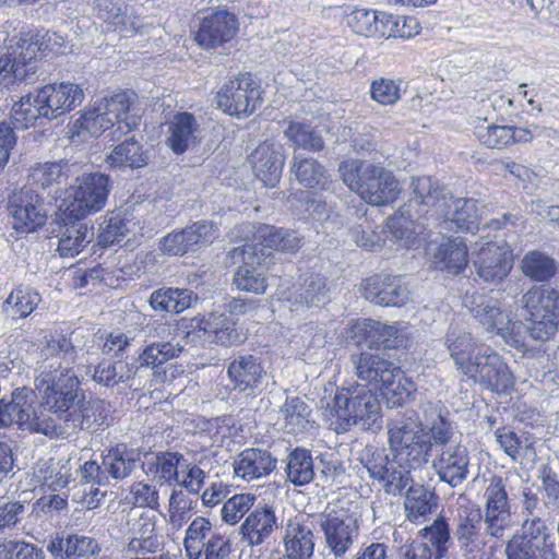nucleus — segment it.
<instances>
[{"label": "nucleus", "mask_w": 559, "mask_h": 559, "mask_svg": "<svg viewBox=\"0 0 559 559\" xmlns=\"http://www.w3.org/2000/svg\"><path fill=\"white\" fill-rule=\"evenodd\" d=\"M324 415L335 425L337 433L346 432L360 424L366 429L380 428L381 404L378 395L365 384L348 383L337 388L333 397L321 400Z\"/></svg>", "instance_id": "obj_1"}, {"label": "nucleus", "mask_w": 559, "mask_h": 559, "mask_svg": "<svg viewBox=\"0 0 559 559\" xmlns=\"http://www.w3.org/2000/svg\"><path fill=\"white\" fill-rule=\"evenodd\" d=\"M412 198L399 212L389 218L388 227L396 241L407 249L417 243L423 233L424 217H431V205H445L447 194L438 190L431 177L414 178L412 181Z\"/></svg>", "instance_id": "obj_2"}, {"label": "nucleus", "mask_w": 559, "mask_h": 559, "mask_svg": "<svg viewBox=\"0 0 559 559\" xmlns=\"http://www.w3.org/2000/svg\"><path fill=\"white\" fill-rule=\"evenodd\" d=\"M138 96L132 91H120L97 100L92 109L84 111L78 120L80 127L93 136L116 127L111 139L119 141L122 135L138 128L141 117L135 110Z\"/></svg>", "instance_id": "obj_3"}, {"label": "nucleus", "mask_w": 559, "mask_h": 559, "mask_svg": "<svg viewBox=\"0 0 559 559\" xmlns=\"http://www.w3.org/2000/svg\"><path fill=\"white\" fill-rule=\"evenodd\" d=\"M62 45V37L46 29H29L21 33L11 51L0 57V76L31 84L39 74V57L53 52Z\"/></svg>", "instance_id": "obj_4"}, {"label": "nucleus", "mask_w": 559, "mask_h": 559, "mask_svg": "<svg viewBox=\"0 0 559 559\" xmlns=\"http://www.w3.org/2000/svg\"><path fill=\"white\" fill-rule=\"evenodd\" d=\"M338 173L343 182L371 205L394 202L401 191L394 175L381 166L359 160L341 163Z\"/></svg>", "instance_id": "obj_5"}, {"label": "nucleus", "mask_w": 559, "mask_h": 559, "mask_svg": "<svg viewBox=\"0 0 559 559\" xmlns=\"http://www.w3.org/2000/svg\"><path fill=\"white\" fill-rule=\"evenodd\" d=\"M41 399L43 412L51 414L63 433L62 423L74 414V407L84 401V391L73 370H41L35 379Z\"/></svg>", "instance_id": "obj_6"}, {"label": "nucleus", "mask_w": 559, "mask_h": 559, "mask_svg": "<svg viewBox=\"0 0 559 559\" xmlns=\"http://www.w3.org/2000/svg\"><path fill=\"white\" fill-rule=\"evenodd\" d=\"M36 394L26 386L15 389L11 400H0V427L17 425L21 429L43 433L50 438L61 432L55 419L46 417L44 412L39 415L35 411Z\"/></svg>", "instance_id": "obj_7"}, {"label": "nucleus", "mask_w": 559, "mask_h": 559, "mask_svg": "<svg viewBox=\"0 0 559 559\" xmlns=\"http://www.w3.org/2000/svg\"><path fill=\"white\" fill-rule=\"evenodd\" d=\"M109 191L110 179L107 175L102 173L83 174L66 190L58 209L66 215L84 219L105 206Z\"/></svg>", "instance_id": "obj_8"}, {"label": "nucleus", "mask_w": 559, "mask_h": 559, "mask_svg": "<svg viewBox=\"0 0 559 559\" xmlns=\"http://www.w3.org/2000/svg\"><path fill=\"white\" fill-rule=\"evenodd\" d=\"M360 463L372 481L389 496L400 497L412 485V466L394 455L390 457L385 449L366 447L360 454Z\"/></svg>", "instance_id": "obj_9"}, {"label": "nucleus", "mask_w": 559, "mask_h": 559, "mask_svg": "<svg viewBox=\"0 0 559 559\" xmlns=\"http://www.w3.org/2000/svg\"><path fill=\"white\" fill-rule=\"evenodd\" d=\"M521 302L530 314L531 337L549 340L558 330L559 292L546 285L534 286L522 296Z\"/></svg>", "instance_id": "obj_10"}, {"label": "nucleus", "mask_w": 559, "mask_h": 559, "mask_svg": "<svg viewBox=\"0 0 559 559\" xmlns=\"http://www.w3.org/2000/svg\"><path fill=\"white\" fill-rule=\"evenodd\" d=\"M324 549L335 559H346L359 536V522L356 513L347 508H333L319 518Z\"/></svg>", "instance_id": "obj_11"}, {"label": "nucleus", "mask_w": 559, "mask_h": 559, "mask_svg": "<svg viewBox=\"0 0 559 559\" xmlns=\"http://www.w3.org/2000/svg\"><path fill=\"white\" fill-rule=\"evenodd\" d=\"M464 374L496 393H508L514 385L513 374L502 356L488 347L477 352Z\"/></svg>", "instance_id": "obj_12"}, {"label": "nucleus", "mask_w": 559, "mask_h": 559, "mask_svg": "<svg viewBox=\"0 0 559 559\" xmlns=\"http://www.w3.org/2000/svg\"><path fill=\"white\" fill-rule=\"evenodd\" d=\"M260 85L250 73L226 82L217 92L218 108L230 116L251 115L261 104Z\"/></svg>", "instance_id": "obj_13"}, {"label": "nucleus", "mask_w": 559, "mask_h": 559, "mask_svg": "<svg viewBox=\"0 0 559 559\" xmlns=\"http://www.w3.org/2000/svg\"><path fill=\"white\" fill-rule=\"evenodd\" d=\"M484 525L490 538L502 539L512 525V506L504 480L493 476L484 492Z\"/></svg>", "instance_id": "obj_14"}, {"label": "nucleus", "mask_w": 559, "mask_h": 559, "mask_svg": "<svg viewBox=\"0 0 559 559\" xmlns=\"http://www.w3.org/2000/svg\"><path fill=\"white\" fill-rule=\"evenodd\" d=\"M347 338L369 348L397 349L407 345L408 338L396 325H389L373 319L352 321L346 329Z\"/></svg>", "instance_id": "obj_15"}, {"label": "nucleus", "mask_w": 559, "mask_h": 559, "mask_svg": "<svg viewBox=\"0 0 559 559\" xmlns=\"http://www.w3.org/2000/svg\"><path fill=\"white\" fill-rule=\"evenodd\" d=\"M50 243L57 239L56 251L62 258H74L90 242L93 234L87 224L81 218L66 215L62 211L56 213V218L49 224Z\"/></svg>", "instance_id": "obj_16"}, {"label": "nucleus", "mask_w": 559, "mask_h": 559, "mask_svg": "<svg viewBox=\"0 0 559 559\" xmlns=\"http://www.w3.org/2000/svg\"><path fill=\"white\" fill-rule=\"evenodd\" d=\"M483 511L478 506L463 507L459 510L453 537L464 556L476 558L487 545V526L483 531Z\"/></svg>", "instance_id": "obj_17"}, {"label": "nucleus", "mask_w": 559, "mask_h": 559, "mask_svg": "<svg viewBox=\"0 0 559 559\" xmlns=\"http://www.w3.org/2000/svg\"><path fill=\"white\" fill-rule=\"evenodd\" d=\"M360 292L368 301L382 307H402L411 292L400 275L374 274L365 278Z\"/></svg>", "instance_id": "obj_18"}, {"label": "nucleus", "mask_w": 559, "mask_h": 559, "mask_svg": "<svg viewBox=\"0 0 559 559\" xmlns=\"http://www.w3.org/2000/svg\"><path fill=\"white\" fill-rule=\"evenodd\" d=\"M129 539L124 547L126 557L155 555L165 548V537L157 531L156 516L142 512L129 522Z\"/></svg>", "instance_id": "obj_19"}, {"label": "nucleus", "mask_w": 559, "mask_h": 559, "mask_svg": "<svg viewBox=\"0 0 559 559\" xmlns=\"http://www.w3.org/2000/svg\"><path fill=\"white\" fill-rule=\"evenodd\" d=\"M438 190L447 194L444 207L440 205H431V217L444 218L454 224L462 231L474 233L478 229L480 213L477 206V200L472 198L454 199L452 192L444 186L435 181Z\"/></svg>", "instance_id": "obj_20"}, {"label": "nucleus", "mask_w": 559, "mask_h": 559, "mask_svg": "<svg viewBox=\"0 0 559 559\" xmlns=\"http://www.w3.org/2000/svg\"><path fill=\"white\" fill-rule=\"evenodd\" d=\"M238 29V19L233 12L215 10L202 17L194 39L203 49H215L230 41Z\"/></svg>", "instance_id": "obj_21"}, {"label": "nucleus", "mask_w": 559, "mask_h": 559, "mask_svg": "<svg viewBox=\"0 0 559 559\" xmlns=\"http://www.w3.org/2000/svg\"><path fill=\"white\" fill-rule=\"evenodd\" d=\"M44 118L52 120L73 110L84 99L83 90L74 83L48 84L35 90Z\"/></svg>", "instance_id": "obj_22"}, {"label": "nucleus", "mask_w": 559, "mask_h": 559, "mask_svg": "<svg viewBox=\"0 0 559 559\" xmlns=\"http://www.w3.org/2000/svg\"><path fill=\"white\" fill-rule=\"evenodd\" d=\"M12 227L19 234H31L44 226V199L35 190L25 188L10 203Z\"/></svg>", "instance_id": "obj_23"}, {"label": "nucleus", "mask_w": 559, "mask_h": 559, "mask_svg": "<svg viewBox=\"0 0 559 559\" xmlns=\"http://www.w3.org/2000/svg\"><path fill=\"white\" fill-rule=\"evenodd\" d=\"M474 266L481 281L499 284L512 269L511 248L506 241L502 245L487 242L478 251L474 260Z\"/></svg>", "instance_id": "obj_24"}, {"label": "nucleus", "mask_w": 559, "mask_h": 559, "mask_svg": "<svg viewBox=\"0 0 559 559\" xmlns=\"http://www.w3.org/2000/svg\"><path fill=\"white\" fill-rule=\"evenodd\" d=\"M277 527V516L272 507L265 504L255 508L239 526L240 543L251 551L261 552Z\"/></svg>", "instance_id": "obj_25"}, {"label": "nucleus", "mask_w": 559, "mask_h": 559, "mask_svg": "<svg viewBox=\"0 0 559 559\" xmlns=\"http://www.w3.org/2000/svg\"><path fill=\"white\" fill-rule=\"evenodd\" d=\"M46 550L53 559H88L98 555L102 548L91 536L58 532L48 539Z\"/></svg>", "instance_id": "obj_26"}, {"label": "nucleus", "mask_w": 559, "mask_h": 559, "mask_svg": "<svg viewBox=\"0 0 559 559\" xmlns=\"http://www.w3.org/2000/svg\"><path fill=\"white\" fill-rule=\"evenodd\" d=\"M469 461L471 457L466 447L459 443L450 444L441 448L432 466L439 479L454 488L467 479Z\"/></svg>", "instance_id": "obj_27"}, {"label": "nucleus", "mask_w": 559, "mask_h": 559, "mask_svg": "<svg viewBox=\"0 0 559 559\" xmlns=\"http://www.w3.org/2000/svg\"><path fill=\"white\" fill-rule=\"evenodd\" d=\"M265 376L261 358L252 354L234 356L227 367V377L233 389L239 393L253 394Z\"/></svg>", "instance_id": "obj_28"}, {"label": "nucleus", "mask_w": 559, "mask_h": 559, "mask_svg": "<svg viewBox=\"0 0 559 559\" xmlns=\"http://www.w3.org/2000/svg\"><path fill=\"white\" fill-rule=\"evenodd\" d=\"M290 171L305 188L319 189L335 194L337 190L343 189L337 181L332 180L331 175L319 160L304 153L294 154Z\"/></svg>", "instance_id": "obj_29"}, {"label": "nucleus", "mask_w": 559, "mask_h": 559, "mask_svg": "<svg viewBox=\"0 0 559 559\" xmlns=\"http://www.w3.org/2000/svg\"><path fill=\"white\" fill-rule=\"evenodd\" d=\"M313 524L304 518L289 519L284 528V558L311 559L314 552Z\"/></svg>", "instance_id": "obj_30"}, {"label": "nucleus", "mask_w": 559, "mask_h": 559, "mask_svg": "<svg viewBox=\"0 0 559 559\" xmlns=\"http://www.w3.org/2000/svg\"><path fill=\"white\" fill-rule=\"evenodd\" d=\"M357 377L366 383L381 390L388 380L400 376V367L388 358L369 352L352 356Z\"/></svg>", "instance_id": "obj_31"}, {"label": "nucleus", "mask_w": 559, "mask_h": 559, "mask_svg": "<svg viewBox=\"0 0 559 559\" xmlns=\"http://www.w3.org/2000/svg\"><path fill=\"white\" fill-rule=\"evenodd\" d=\"M233 467L236 477L249 483L273 473L277 467V459L266 449L247 448L235 457Z\"/></svg>", "instance_id": "obj_32"}, {"label": "nucleus", "mask_w": 559, "mask_h": 559, "mask_svg": "<svg viewBox=\"0 0 559 559\" xmlns=\"http://www.w3.org/2000/svg\"><path fill=\"white\" fill-rule=\"evenodd\" d=\"M246 229L252 234L251 251H255V247L261 246L276 251L295 253L301 247L302 239L295 230L258 223L246 225Z\"/></svg>", "instance_id": "obj_33"}, {"label": "nucleus", "mask_w": 559, "mask_h": 559, "mask_svg": "<svg viewBox=\"0 0 559 559\" xmlns=\"http://www.w3.org/2000/svg\"><path fill=\"white\" fill-rule=\"evenodd\" d=\"M330 289L326 278L320 274H305L300 277L299 285L286 297L292 310L323 307L329 301Z\"/></svg>", "instance_id": "obj_34"}, {"label": "nucleus", "mask_w": 559, "mask_h": 559, "mask_svg": "<svg viewBox=\"0 0 559 559\" xmlns=\"http://www.w3.org/2000/svg\"><path fill=\"white\" fill-rule=\"evenodd\" d=\"M284 162L282 147L274 143L264 142L250 155L253 173L265 187H274L280 181Z\"/></svg>", "instance_id": "obj_35"}, {"label": "nucleus", "mask_w": 559, "mask_h": 559, "mask_svg": "<svg viewBox=\"0 0 559 559\" xmlns=\"http://www.w3.org/2000/svg\"><path fill=\"white\" fill-rule=\"evenodd\" d=\"M43 357L41 370H73L76 361L78 350L71 338L62 333L45 336V344L40 348Z\"/></svg>", "instance_id": "obj_36"}, {"label": "nucleus", "mask_w": 559, "mask_h": 559, "mask_svg": "<svg viewBox=\"0 0 559 559\" xmlns=\"http://www.w3.org/2000/svg\"><path fill=\"white\" fill-rule=\"evenodd\" d=\"M251 249V245L243 246V262L237 267L233 282L241 292L262 295L267 287L265 267L261 265L258 253Z\"/></svg>", "instance_id": "obj_37"}, {"label": "nucleus", "mask_w": 559, "mask_h": 559, "mask_svg": "<svg viewBox=\"0 0 559 559\" xmlns=\"http://www.w3.org/2000/svg\"><path fill=\"white\" fill-rule=\"evenodd\" d=\"M406 519L415 524L426 522L438 508L439 497L423 484L412 480L403 492Z\"/></svg>", "instance_id": "obj_38"}, {"label": "nucleus", "mask_w": 559, "mask_h": 559, "mask_svg": "<svg viewBox=\"0 0 559 559\" xmlns=\"http://www.w3.org/2000/svg\"><path fill=\"white\" fill-rule=\"evenodd\" d=\"M185 457L182 453L173 451L148 453L142 462V469L147 476L175 486Z\"/></svg>", "instance_id": "obj_39"}, {"label": "nucleus", "mask_w": 559, "mask_h": 559, "mask_svg": "<svg viewBox=\"0 0 559 559\" xmlns=\"http://www.w3.org/2000/svg\"><path fill=\"white\" fill-rule=\"evenodd\" d=\"M104 471L108 481L110 479L121 480L131 475L141 461V453L138 449L129 448L126 443H118L106 449L103 454Z\"/></svg>", "instance_id": "obj_40"}, {"label": "nucleus", "mask_w": 559, "mask_h": 559, "mask_svg": "<svg viewBox=\"0 0 559 559\" xmlns=\"http://www.w3.org/2000/svg\"><path fill=\"white\" fill-rule=\"evenodd\" d=\"M476 321L489 332H498L508 323L510 313L502 308L498 299L477 295L466 298L464 301Z\"/></svg>", "instance_id": "obj_41"}, {"label": "nucleus", "mask_w": 559, "mask_h": 559, "mask_svg": "<svg viewBox=\"0 0 559 559\" xmlns=\"http://www.w3.org/2000/svg\"><path fill=\"white\" fill-rule=\"evenodd\" d=\"M510 539L550 555H557L555 536L551 528L539 516L525 519L521 528Z\"/></svg>", "instance_id": "obj_42"}, {"label": "nucleus", "mask_w": 559, "mask_h": 559, "mask_svg": "<svg viewBox=\"0 0 559 559\" xmlns=\"http://www.w3.org/2000/svg\"><path fill=\"white\" fill-rule=\"evenodd\" d=\"M445 345L456 368L462 373L466 371V367L472 365L477 352L486 348L478 344L469 332L453 325L450 326L447 333Z\"/></svg>", "instance_id": "obj_43"}, {"label": "nucleus", "mask_w": 559, "mask_h": 559, "mask_svg": "<svg viewBox=\"0 0 559 559\" xmlns=\"http://www.w3.org/2000/svg\"><path fill=\"white\" fill-rule=\"evenodd\" d=\"M389 445L391 449L403 450V445L427 437L424 433L418 414L406 409L402 416H396L388 424Z\"/></svg>", "instance_id": "obj_44"}, {"label": "nucleus", "mask_w": 559, "mask_h": 559, "mask_svg": "<svg viewBox=\"0 0 559 559\" xmlns=\"http://www.w3.org/2000/svg\"><path fill=\"white\" fill-rule=\"evenodd\" d=\"M278 413L283 428L289 435L307 433L314 426L310 406L299 396H287Z\"/></svg>", "instance_id": "obj_45"}, {"label": "nucleus", "mask_w": 559, "mask_h": 559, "mask_svg": "<svg viewBox=\"0 0 559 559\" xmlns=\"http://www.w3.org/2000/svg\"><path fill=\"white\" fill-rule=\"evenodd\" d=\"M285 475L296 487L306 486L317 479L316 461L310 450L297 447L286 456Z\"/></svg>", "instance_id": "obj_46"}, {"label": "nucleus", "mask_w": 559, "mask_h": 559, "mask_svg": "<svg viewBox=\"0 0 559 559\" xmlns=\"http://www.w3.org/2000/svg\"><path fill=\"white\" fill-rule=\"evenodd\" d=\"M139 372L135 362L122 359H102L93 369L92 380L105 388H114L120 383H127Z\"/></svg>", "instance_id": "obj_47"}, {"label": "nucleus", "mask_w": 559, "mask_h": 559, "mask_svg": "<svg viewBox=\"0 0 559 559\" xmlns=\"http://www.w3.org/2000/svg\"><path fill=\"white\" fill-rule=\"evenodd\" d=\"M182 350L183 347L179 343L153 342L142 349L139 357L133 362L139 367V371L142 368H152L154 376L163 381L166 373L160 372L159 368L167 361L177 358Z\"/></svg>", "instance_id": "obj_48"}, {"label": "nucleus", "mask_w": 559, "mask_h": 559, "mask_svg": "<svg viewBox=\"0 0 559 559\" xmlns=\"http://www.w3.org/2000/svg\"><path fill=\"white\" fill-rule=\"evenodd\" d=\"M199 124L195 117L187 111L178 112L169 126L167 145L177 155L185 153L197 141Z\"/></svg>", "instance_id": "obj_49"}, {"label": "nucleus", "mask_w": 559, "mask_h": 559, "mask_svg": "<svg viewBox=\"0 0 559 559\" xmlns=\"http://www.w3.org/2000/svg\"><path fill=\"white\" fill-rule=\"evenodd\" d=\"M436 263L449 274H460L468 264V250L463 238H448L435 254Z\"/></svg>", "instance_id": "obj_50"}, {"label": "nucleus", "mask_w": 559, "mask_h": 559, "mask_svg": "<svg viewBox=\"0 0 559 559\" xmlns=\"http://www.w3.org/2000/svg\"><path fill=\"white\" fill-rule=\"evenodd\" d=\"M106 406L102 400H91L79 403L74 407V414L63 423L64 429L71 430H94L95 426H102L105 421Z\"/></svg>", "instance_id": "obj_51"}, {"label": "nucleus", "mask_w": 559, "mask_h": 559, "mask_svg": "<svg viewBox=\"0 0 559 559\" xmlns=\"http://www.w3.org/2000/svg\"><path fill=\"white\" fill-rule=\"evenodd\" d=\"M192 297L187 288L162 287L151 294L148 304L158 312L180 313L191 306Z\"/></svg>", "instance_id": "obj_52"}, {"label": "nucleus", "mask_w": 559, "mask_h": 559, "mask_svg": "<svg viewBox=\"0 0 559 559\" xmlns=\"http://www.w3.org/2000/svg\"><path fill=\"white\" fill-rule=\"evenodd\" d=\"M40 295L31 286H16L3 301V312L13 320L27 318L39 305Z\"/></svg>", "instance_id": "obj_53"}, {"label": "nucleus", "mask_w": 559, "mask_h": 559, "mask_svg": "<svg viewBox=\"0 0 559 559\" xmlns=\"http://www.w3.org/2000/svg\"><path fill=\"white\" fill-rule=\"evenodd\" d=\"M97 15L102 19L109 29L121 33H136L140 25L138 19L128 14V7H121L111 0H95Z\"/></svg>", "instance_id": "obj_54"}, {"label": "nucleus", "mask_w": 559, "mask_h": 559, "mask_svg": "<svg viewBox=\"0 0 559 559\" xmlns=\"http://www.w3.org/2000/svg\"><path fill=\"white\" fill-rule=\"evenodd\" d=\"M558 262L547 253L533 250L528 251L522 259L521 269L523 274L534 282H548L558 272Z\"/></svg>", "instance_id": "obj_55"}, {"label": "nucleus", "mask_w": 559, "mask_h": 559, "mask_svg": "<svg viewBox=\"0 0 559 559\" xmlns=\"http://www.w3.org/2000/svg\"><path fill=\"white\" fill-rule=\"evenodd\" d=\"M39 106L35 91L22 96L19 102L13 104L8 123L12 126L13 130H25L35 126L39 118H44Z\"/></svg>", "instance_id": "obj_56"}, {"label": "nucleus", "mask_w": 559, "mask_h": 559, "mask_svg": "<svg viewBox=\"0 0 559 559\" xmlns=\"http://www.w3.org/2000/svg\"><path fill=\"white\" fill-rule=\"evenodd\" d=\"M284 134L296 148L320 152L324 147L321 133L309 123L292 121Z\"/></svg>", "instance_id": "obj_57"}, {"label": "nucleus", "mask_w": 559, "mask_h": 559, "mask_svg": "<svg viewBox=\"0 0 559 559\" xmlns=\"http://www.w3.org/2000/svg\"><path fill=\"white\" fill-rule=\"evenodd\" d=\"M131 221L122 213H108L99 225L98 245L110 247L120 243L130 231Z\"/></svg>", "instance_id": "obj_58"}, {"label": "nucleus", "mask_w": 559, "mask_h": 559, "mask_svg": "<svg viewBox=\"0 0 559 559\" xmlns=\"http://www.w3.org/2000/svg\"><path fill=\"white\" fill-rule=\"evenodd\" d=\"M380 391L389 407H400L414 400L416 384L400 369V376L388 380Z\"/></svg>", "instance_id": "obj_59"}, {"label": "nucleus", "mask_w": 559, "mask_h": 559, "mask_svg": "<svg viewBox=\"0 0 559 559\" xmlns=\"http://www.w3.org/2000/svg\"><path fill=\"white\" fill-rule=\"evenodd\" d=\"M107 160L112 167L127 166L138 168L146 164L142 145L133 138L124 140L115 146Z\"/></svg>", "instance_id": "obj_60"}, {"label": "nucleus", "mask_w": 559, "mask_h": 559, "mask_svg": "<svg viewBox=\"0 0 559 559\" xmlns=\"http://www.w3.org/2000/svg\"><path fill=\"white\" fill-rule=\"evenodd\" d=\"M211 530V522L203 516H198L190 523L183 540L188 559H199L202 556Z\"/></svg>", "instance_id": "obj_61"}, {"label": "nucleus", "mask_w": 559, "mask_h": 559, "mask_svg": "<svg viewBox=\"0 0 559 559\" xmlns=\"http://www.w3.org/2000/svg\"><path fill=\"white\" fill-rule=\"evenodd\" d=\"M68 179V164L62 162H47L32 168L31 185L41 189L50 188Z\"/></svg>", "instance_id": "obj_62"}, {"label": "nucleus", "mask_w": 559, "mask_h": 559, "mask_svg": "<svg viewBox=\"0 0 559 559\" xmlns=\"http://www.w3.org/2000/svg\"><path fill=\"white\" fill-rule=\"evenodd\" d=\"M185 229L188 235L192 252L202 247L212 245L221 234L219 224L210 219L194 222Z\"/></svg>", "instance_id": "obj_63"}, {"label": "nucleus", "mask_w": 559, "mask_h": 559, "mask_svg": "<svg viewBox=\"0 0 559 559\" xmlns=\"http://www.w3.org/2000/svg\"><path fill=\"white\" fill-rule=\"evenodd\" d=\"M43 548L22 539H7L0 544V559H45Z\"/></svg>", "instance_id": "obj_64"}]
</instances>
